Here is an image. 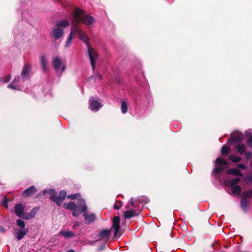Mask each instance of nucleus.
Masks as SVG:
<instances>
[{"label":"nucleus","mask_w":252,"mask_h":252,"mask_svg":"<svg viewBox=\"0 0 252 252\" xmlns=\"http://www.w3.org/2000/svg\"><path fill=\"white\" fill-rule=\"evenodd\" d=\"M120 229V218L119 217H115L113 220V226L110 230L104 229L100 231L97 237L98 240L101 239H108L110 237V234L111 231H114V236L115 237H119L120 234H118Z\"/></svg>","instance_id":"nucleus-3"},{"label":"nucleus","mask_w":252,"mask_h":252,"mask_svg":"<svg viewBox=\"0 0 252 252\" xmlns=\"http://www.w3.org/2000/svg\"><path fill=\"white\" fill-rule=\"evenodd\" d=\"M46 192H48L50 194V197L51 200L54 202L57 203V194L54 189H50L47 191L46 190H44L43 193H46Z\"/></svg>","instance_id":"nucleus-15"},{"label":"nucleus","mask_w":252,"mask_h":252,"mask_svg":"<svg viewBox=\"0 0 252 252\" xmlns=\"http://www.w3.org/2000/svg\"><path fill=\"white\" fill-rule=\"evenodd\" d=\"M79 225V223L77 221H74L73 223V225L72 227L73 228H75L76 226H77Z\"/></svg>","instance_id":"nucleus-41"},{"label":"nucleus","mask_w":252,"mask_h":252,"mask_svg":"<svg viewBox=\"0 0 252 252\" xmlns=\"http://www.w3.org/2000/svg\"><path fill=\"white\" fill-rule=\"evenodd\" d=\"M231 139L233 142H237L240 141L242 140L243 138H242V133H239L236 137H232Z\"/></svg>","instance_id":"nucleus-29"},{"label":"nucleus","mask_w":252,"mask_h":252,"mask_svg":"<svg viewBox=\"0 0 252 252\" xmlns=\"http://www.w3.org/2000/svg\"><path fill=\"white\" fill-rule=\"evenodd\" d=\"M130 203L132 206L134 205V201L132 198H131L129 200Z\"/></svg>","instance_id":"nucleus-42"},{"label":"nucleus","mask_w":252,"mask_h":252,"mask_svg":"<svg viewBox=\"0 0 252 252\" xmlns=\"http://www.w3.org/2000/svg\"><path fill=\"white\" fill-rule=\"evenodd\" d=\"M122 204L121 201L116 200L114 205V208L117 210L119 209L122 206Z\"/></svg>","instance_id":"nucleus-35"},{"label":"nucleus","mask_w":252,"mask_h":252,"mask_svg":"<svg viewBox=\"0 0 252 252\" xmlns=\"http://www.w3.org/2000/svg\"><path fill=\"white\" fill-rule=\"evenodd\" d=\"M242 194L243 197L245 198H252V190L244 191Z\"/></svg>","instance_id":"nucleus-30"},{"label":"nucleus","mask_w":252,"mask_h":252,"mask_svg":"<svg viewBox=\"0 0 252 252\" xmlns=\"http://www.w3.org/2000/svg\"><path fill=\"white\" fill-rule=\"evenodd\" d=\"M10 80V75H9L8 76L3 78V80L5 83H7Z\"/></svg>","instance_id":"nucleus-39"},{"label":"nucleus","mask_w":252,"mask_h":252,"mask_svg":"<svg viewBox=\"0 0 252 252\" xmlns=\"http://www.w3.org/2000/svg\"><path fill=\"white\" fill-rule=\"evenodd\" d=\"M59 235L63 236L65 238L73 237L75 236L74 232L71 231L61 230L59 232Z\"/></svg>","instance_id":"nucleus-17"},{"label":"nucleus","mask_w":252,"mask_h":252,"mask_svg":"<svg viewBox=\"0 0 252 252\" xmlns=\"http://www.w3.org/2000/svg\"><path fill=\"white\" fill-rule=\"evenodd\" d=\"M246 135L248 138L247 140L248 144L252 148V132L250 130L247 131L246 132Z\"/></svg>","instance_id":"nucleus-24"},{"label":"nucleus","mask_w":252,"mask_h":252,"mask_svg":"<svg viewBox=\"0 0 252 252\" xmlns=\"http://www.w3.org/2000/svg\"><path fill=\"white\" fill-rule=\"evenodd\" d=\"M16 223L20 228H25V223L23 220L18 219L16 221Z\"/></svg>","instance_id":"nucleus-34"},{"label":"nucleus","mask_w":252,"mask_h":252,"mask_svg":"<svg viewBox=\"0 0 252 252\" xmlns=\"http://www.w3.org/2000/svg\"><path fill=\"white\" fill-rule=\"evenodd\" d=\"M66 196V192L64 190L60 192L59 195L57 198V205L61 206Z\"/></svg>","instance_id":"nucleus-16"},{"label":"nucleus","mask_w":252,"mask_h":252,"mask_svg":"<svg viewBox=\"0 0 252 252\" xmlns=\"http://www.w3.org/2000/svg\"><path fill=\"white\" fill-rule=\"evenodd\" d=\"M36 191V188L34 186H31L29 188L24 190L23 193V196L28 197L32 195L33 193H35Z\"/></svg>","instance_id":"nucleus-14"},{"label":"nucleus","mask_w":252,"mask_h":252,"mask_svg":"<svg viewBox=\"0 0 252 252\" xmlns=\"http://www.w3.org/2000/svg\"><path fill=\"white\" fill-rule=\"evenodd\" d=\"M67 252H75V251L73 250H70L68 251Z\"/></svg>","instance_id":"nucleus-44"},{"label":"nucleus","mask_w":252,"mask_h":252,"mask_svg":"<svg viewBox=\"0 0 252 252\" xmlns=\"http://www.w3.org/2000/svg\"><path fill=\"white\" fill-rule=\"evenodd\" d=\"M240 181V179L238 178L233 179L230 182V186H236V185L238 184Z\"/></svg>","instance_id":"nucleus-33"},{"label":"nucleus","mask_w":252,"mask_h":252,"mask_svg":"<svg viewBox=\"0 0 252 252\" xmlns=\"http://www.w3.org/2000/svg\"><path fill=\"white\" fill-rule=\"evenodd\" d=\"M69 25V22L67 20H61L57 23L56 26L58 28L66 27Z\"/></svg>","instance_id":"nucleus-23"},{"label":"nucleus","mask_w":252,"mask_h":252,"mask_svg":"<svg viewBox=\"0 0 252 252\" xmlns=\"http://www.w3.org/2000/svg\"><path fill=\"white\" fill-rule=\"evenodd\" d=\"M221 151L222 155H226L230 152V148L227 146H223Z\"/></svg>","instance_id":"nucleus-32"},{"label":"nucleus","mask_w":252,"mask_h":252,"mask_svg":"<svg viewBox=\"0 0 252 252\" xmlns=\"http://www.w3.org/2000/svg\"><path fill=\"white\" fill-rule=\"evenodd\" d=\"M5 229L3 227L0 226V232H3L4 231Z\"/></svg>","instance_id":"nucleus-43"},{"label":"nucleus","mask_w":252,"mask_h":252,"mask_svg":"<svg viewBox=\"0 0 252 252\" xmlns=\"http://www.w3.org/2000/svg\"><path fill=\"white\" fill-rule=\"evenodd\" d=\"M79 38L82 40L87 45L88 48V53L92 67L93 70L95 68V63L98 58V55L95 50L92 48L89 43L88 35L83 31L79 32Z\"/></svg>","instance_id":"nucleus-4"},{"label":"nucleus","mask_w":252,"mask_h":252,"mask_svg":"<svg viewBox=\"0 0 252 252\" xmlns=\"http://www.w3.org/2000/svg\"><path fill=\"white\" fill-rule=\"evenodd\" d=\"M229 159L234 163H237L241 160V158L239 157L230 155L229 157Z\"/></svg>","instance_id":"nucleus-27"},{"label":"nucleus","mask_w":252,"mask_h":252,"mask_svg":"<svg viewBox=\"0 0 252 252\" xmlns=\"http://www.w3.org/2000/svg\"><path fill=\"white\" fill-rule=\"evenodd\" d=\"M15 212L16 215L21 218L25 219L24 206L21 203L17 204L15 206Z\"/></svg>","instance_id":"nucleus-7"},{"label":"nucleus","mask_w":252,"mask_h":252,"mask_svg":"<svg viewBox=\"0 0 252 252\" xmlns=\"http://www.w3.org/2000/svg\"><path fill=\"white\" fill-rule=\"evenodd\" d=\"M3 206L5 208L8 207L7 199L5 196H4V197L3 198Z\"/></svg>","instance_id":"nucleus-38"},{"label":"nucleus","mask_w":252,"mask_h":252,"mask_svg":"<svg viewBox=\"0 0 252 252\" xmlns=\"http://www.w3.org/2000/svg\"><path fill=\"white\" fill-rule=\"evenodd\" d=\"M28 231L25 228H20L18 230L15 232V236L18 240L22 239L26 235Z\"/></svg>","instance_id":"nucleus-11"},{"label":"nucleus","mask_w":252,"mask_h":252,"mask_svg":"<svg viewBox=\"0 0 252 252\" xmlns=\"http://www.w3.org/2000/svg\"><path fill=\"white\" fill-rule=\"evenodd\" d=\"M40 61L42 70L43 72H47L48 69V60L45 55H41L40 57Z\"/></svg>","instance_id":"nucleus-9"},{"label":"nucleus","mask_w":252,"mask_h":252,"mask_svg":"<svg viewBox=\"0 0 252 252\" xmlns=\"http://www.w3.org/2000/svg\"><path fill=\"white\" fill-rule=\"evenodd\" d=\"M64 207L65 209L72 211V215L75 217L79 216L82 213H83L85 223L87 224L94 222L96 219L94 213L88 214L87 212V207L83 199H79L76 203L69 202L67 203H64Z\"/></svg>","instance_id":"nucleus-1"},{"label":"nucleus","mask_w":252,"mask_h":252,"mask_svg":"<svg viewBox=\"0 0 252 252\" xmlns=\"http://www.w3.org/2000/svg\"><path fill=\"white\" fill-rule=\"evenodd\" d=\"M52 64L57 72L62 74L66 69V63L64 60L60 57H55L52 59Z\"/></svg>","instance_id":"nucleus-5"},{"label":"nucleus","mask_w":252,"mask_h":252,"mask_svg":"<svg viewBox=\"0 0 252 252\" xmlns=\"http://www.w3.org/2000/svg\"><path fill=\"white\" fill-rule=\"evenodd\" d=\"M231 187H232V191L233 194L239 195L240 193L241 189L240 186L236 185Z\"/></svg>","instance_id":"nucleus-25"},{"label":"nucleus","mask_w":252,"mask_h":252,"mask_svg":"<svg viewBox=\"0 0 252 252\" xmlns=\"http://www.w3.org/2000/svg\"><path fill=\"white\" fill-rule=\"evenodd\" d=\"M72 39V35H71V34H69V36L67 38V39L65 42V48L69 47L70 46V44H71Z\"/></svg>","instance_id":"nucleus-31"},{"label":"nucleus","mask_w":252,"mask_h":252,"mask_svg":"<svg viewBox=\"0 0 252 252\" xmlns=\"http://www.w3.org/2000/svg\"><path fill=\"white\" fill-rule=\"evenodd\" d=\"M244 154H245V155L246 156V158L248 159H250L252 158V152H246Z\"/></svg>","instance_id":"nucleus-37"},{"label":"nucleus","mask_w":252,"mask_h":252,"mask_svg":"<svg viewBox=\"0 0 252 252\" xmlns=\"http://www.w3.org/2000/svg\"><path fill=\"white\" fill-rule=\"evenodd\" d=\"M20 81V78L19 76L15 77L14 80L12 81V82L9 84L7 87L9 89H13V90H21L22 88L18 84V83Z\"/></svg>","instance_id":"nucleus-10"},{"label":"nucleus","mask_w":252,"mask_h":252,"mask_svg":"<svg viewBox=\"0 0 252 252\" xmlns=\"http://www.w3.org/2000/svg\"><path fill=\"white\" fill-rule=\"evenodd\" d=\"M121 110L123 114L126 113L127 111V103L125 101H122L121 104Z\"/></svg>","instance_id":"nucleus-28"},{"label":"nucleus","mask_w":252,"mask_h":252,"mask_svg":"<svg viewBox=\"0 0 252 252\" xmlns=\"http://www.w3.org/2000/svg\"><path fill=\"white\" fill-rule=\"evenodd\" d=\"M31 70V66L30 64H26L24 65L21 72V77L23 81H25L29 78Z\"/></svg>","instance_id":"nucleus-8"},{"label":"nucleus","mask_w":252,"mask_h":252,"mask_svg":"<svg viewBox=\"0 0 252 252\" xmlns=\"http://www.w3.org/2000/svg\"><path fill=\"white\" fill-rule=\"evenodd\" d=\"M70 20L73 24H79L80 23L89 26L95 22L94 17L89 15H86L81 9L76 8L70 16Z\"/></svg>","instance_id":"nucleus-2"},{"label":"nucleus","mask_w":252,"mask_h":252,"mask_svg":"<svg viewBox=\"0 0 252 252\" xmlns=\"http://www.w3.org/2000/svg\"><path fill=\"white\" fill-rule=\"evenodd\" d=\"M58 2H59V3H61V0H58Z\"/></svg>","instance_id":"nucleus-45"},{"label":"nucleus","mask_w":252,"mask_h":252,"mask_svg":"<svg viewBox=\"0 0 252 252\" xmlns=\"http://www.w3.org/2000/svg\"><path fill=\"white\" fill-rule=\"evenodd\" d=\"M63 34V31L58 27L52 31V35L54 37L57 39L61 37Z\"/></svg>","instance_id":"nucleus-12"},{"label":"nucleus","mask_w":252,"mask_h":252,"mask_svg":"<svg viewBox=\"0 0 252 252\" xmlns=\"http://www.w3.org/2000/svg\"><path fill=\"white\" fill-rule=\"evenodd\" d=\"M38 211L37 209L33 208L30 213H25V219L29 220L33 218Z\"/></svg>","instance_id":"nucleus-20"},{"label":"nucleus","mask_w":252,"mask_h":252,"mask_svg":"<svg viewBox=\"0 0 252 252\" xmlns=\"http://www.w3.org/2000/svg\"><path fill=\"white\" fill-rule=\"evenodd\" d=\"M227 174H232L235 176H242V173L238 168H230L226 171Z\"/></svg>","instance_id":"nucleus-19"},{"label":"nucleus","mask_w":252,"mask_h":252,"mask_svg":"<svg viewBox=\"0 0 252 252\" xmlns=\"http://www.w3.org/2000/svg\"><path fill=\"white\" fill-rule=\"evenodd\" d=\"M80 195L79 194H71L67 196V198L74 199L75 198H77Z\"/></svg>","instance_id":"nucleus-36"},{"label":"nucleus","mask_w":252,"mask_h":252,"mask_svg":"<svg viewBox=\"0 0 252 252\" xmlns=\"http://www.w3.org/2000/svg\"><path fill=\"white\" fill-rule=\"evenodd\" d=\"M216 163L218 166H216L213 170V172L214 174H217L223 171L225 168V166L227 165V161L220 158H217Z\"/></svg>","instance_id":"nucleus-6"},{"label":"nucleus","mask_w":252,"mask_h":252,"mask_svg":"<svg viewBox=\"0 0 252 252\" xmlns=\"http://www.w3.org/2000/svg\"><path fill=\"white\" fill-rule=\"evenodd\" d=\"M237 166L240 169H245L246 168V166L244 164H239L237 165Z\"/></svg>","instance_id":"nucleus-40"},{"label":"nucleus","mask_w":252,"mask_h":252,"mask_svg":"<svg viewBox=\"0 0 252 252\" xmlns=\"http://www.w3.org/2000/svg\"><path fill=\"white\" fill-rule=\"evenodd\" d=\"M136 215V213L134 211L130 210L125 212L124 217L126 219H129Z\"/></svg>","instance_id":"nucleus-22"},{"label":"nucleus","mask_w":252,"mask_h":252,"mask_svg":"<svg viewBox=\"0 0 252 252\" xmlns=\"http://www.w3.org/2000/svg\"><path fill=\"white\" fill-rule=\"evenodd\" d=\"M246 146L244 144H238L237 146V150L239 153L243 155L245 153Z\"/></svg>","instance_id":"nucleus-26"},{"label":"nucleus","mask_w":252,"mask_h":252,"mask_svg":"<svg viewBox=\"0 0 252 252\" xmlns=\"http://www.w3.org/2000/svg\"><path fill=\"white\" fill-rule=\"evenodd\" d=\"M99 78L100 79H101V76L100 75H99Z\"/></svg>","instance_id":"nucleus-46"},{"label":"nucleus","mask_w":252,"mask_h":252,"mask_svg":"<svg viewBox=\"0 0 252 252\" xmlns=\"http://www.w3.org/2000/svg\"><path fill=\"white\" fill-rule=\"evenodd\" d=\"M102 105L96 101L90 99V108L93 111H97Z\"/></svg>","instance_id":"nucleus-13"},{"label":"nucleus","mask_w":252,"mask_h":252,"mask_svg":"<svg viewBox=\"0 0 252 252\" xmlns=\"http://www.w3.org/2000/svg\"><path fill=\"white\" fill-rule=\"evenodd\" d=\"M250 201L248 199L245 197H243L241 201V207L244 211H247L249 204Z\"/></svg>","instance_id":"nucleus-18"},{"label":"nucleus","mask_w":252,"mask_h":252,"mask_svg":"<svg viewBox=\"0 0 252 252\" xmlns=\"http://www.w3.org/2000/svg\"><path fill=\"white\" fill-rule=\"evenodd\" d=\"M72 27L71 29V31L69 34H71V35H73V34H78L79 35V32H81L82 31L80 30L78 25V24H73L72 23Z\"/></svg>","instance_id":"nucleus-21"}]
</instances>
